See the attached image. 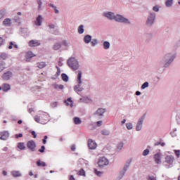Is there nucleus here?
Returning <instances> with one entry per match:
<instances>
[{
	"instance_id": "1",
	"label": "nucleus",
	"mask_w": 180,
	"mask_h": 180,
	"mask_svg": "<svg viewBox=\"0 0 180 180\" xmlns=\"http://www.w3.org/2000/svg\"><path fill=\"white\" fill-rule=\"evenodd\" d=\"M176 58V53H166L164 57L159 61V67L157 69L158 74H162L165 71V68H168L171 66V64L174 63V60Z\"/></svg>"
},
{
	"instance_id": "2",
	"label": "nucleus",
	"mask_w": 180,
	"mask_h": 180,
	"mask_svg": "<svg viewBox=\"0 0 180 180\" xmlns=\"http://www.w3.org/2000/svg\"><path fill=\"white\" fill-rule=\"evenodd\" d=\"M103 16L107 18L109 20H115V22H118V23H124V25H131V22L129 20V18H125L122 15L116 14L115 15L114 12L107 11L103 13Z\"/></svg>"
},
{
	"instance_id": "3",
	"label": "nucleus",
	"mask_w": 180,
	"mask_h": 180,
	"mask_svg": "<svg viewBox=\"0 0 180 180\" xmlns=\"http://www.w3.org/2000/svg\"><path fill=\"white\" fill-rule=\"evenodd\" d=\"M67 65L72 71L79 70V62L75 57H70L67 60Z\"/></svg>"
},
{
	"instance_id": "4",
	"label": "nucleus",
	"mask_w": 180,
	"mask_h": 180,
	"mask_svg": "<svg viewBox=\"0 0 180 180\" xmlns=\"http://www.w3.org/2000/svg\"><path fill=\"white\" fill-rule=\"evenodd\" d=\"M155 16L156 14L154 12L149 11L148 15L146 19V26H148L149 27H151L155 22Z\"/></svg>"
},
{
	"instance_id": "5",
	"label": "nucleus",
	"mask_w": 180,
	"mask_h": 180,
	"mask_svg": "<svg viewBox=\"0 0 180 180\" xmlns=\"http://www.w3.org/2000/svg\"><path fill=\"white\" fill-rule=\"evenodd\" d=\"M144 119H146V114L142 115L138 120L136 126V131H140L143 129V123L144 122Z\"/></svg>"
},
{
	"instance_id": "6",
	"label": "nucleus",
	"mask_w": 180,
	"mask_h": 180,
	"mask_svg": "<svg viewBox=\"0 0 180 180\" xmlns=\"http://www.w3.org/2000/svg\"><path fill=\"white\" fill-rule=\"evenodd\" d=\"M98 165L100 168H104V167L109 165V160L105 157L100 158L98 162Z\"/></svg>"
},
{
	"instance_id": "7",
	"label": "nucleus",
	"mask_w": 180,
	"mask_h": 180,
	"mask_svg": "<svg viewBox=\"0 0 180 180\" xmlns=\"http://www.w3.org/2000/svg\"><path fill=\"white\" fill-rule=\"evenodd\" d=\"M105 113H106V108H99L93 115L94 116H97L99 119H102Z\"/></svg>"
},
{
	"instance_id": "8",
	"label": "nucleus",
	"mask_w": 180,
	"mask_h": 180,
	"mask_svg": "<svg viewBox=\"0 0 180 180\" xmlns=\"http://www.w3.org/2000/svg\"><path fill=\"white\" fill-rule=\"evenodd\" d=\"M165 160V162L168 164L167 168H171V166L174 164V161H175V158L173 155H167Z\"/></svg>"
},
{
	"instance_id": "9",
	"label": "nucleus",
	"mask_w": 180,
	"mask_h": 180,
	"mask_svg": "<svg viewBox=\"0 0 180 180\" xmlns=\"http://www.w3.org/2000/svg\"><path fill=\"white\" fill-rule=\"evenodd\" d=\"M130 164H131V161H130V160H127L125 162L123 169L121 171H120V174L121 175L124 176V174H126V171H127V169H129V167H130Z\"/></svg>"
},
{
	"instance_id": "10",
	"label": "nucleus",
	"mask_w": 180,
	"mask_h": 180,
	"mask_svg": "<svg viewBox=\"0 0 180 180\" xmlns=\"http://www.w3.org/2000/svg\"><path fill=\"white\" fill-rule=\"evenodd\" d=\"M13 76V73H12L11 71H7L3 74V75L1 76V78L4 81H9V79H11V78H12Z\"/></svg>"
},
{
	"instance_id": "11",
	"label": "nucleus",
	"mask_w": 180,
	"mask_h": 180,
	"mask_svg": "<svg viewBox=\"0 0 180 180\" xmlns=\"http://www.w3.org/2000/svg\"><path fill=\"white\" fill-rule=\"evenodd\" d=\"M27 147L32 151H36V142H34L33 140L28 141L27 143Z\"/></svg>"
},
{
	"instance_id": "12",
	"label": "nucleus",
	"mask_w": 180,
	"mask_h": 180,
	"mask_svg": "<svg viewBox=\"0 0 180 180\" xmlns=\"http://www.w3.org/2000/svg\"><path fill=\"white\" fill-rule=\"evenodd\" d=\"M9 139V131H4L0 132V140L6 141Z\"/></svg>"
},
{
	"instance_id": "13",
	"label": "nucleus",
	"mask_w": 180,
	"mask_h": 180,
	"mask_svg": "<svg viewBox=\"0 0 180 180\" xmlns=\"http://www.w3.org/2000/svg\"><path fill=\"white\" fill-rule=\"evenodd\" d=\"M98 145L96 144V142L92 139H89L88 141V147L90 150H95Z\"/></svg>"
},
{
	"instance_id": "14",
	"label": "nucleus",
	"mask_w": 180,
	"mask_h": 180,
	"mask_svg": "<svg viewBox=\"0 0 180 180\" xmlns=\"http://www.w3.org/2000/svg\"><path fill=\"white\" fill-rule=\"evenodd\" d=\"M84 88L82 87V84H78L77 85H75L74 86V91L75 92H76V94H79V92H82V91H84Z\"/></svg>"
},
{
	"instance_id": "15",
	"label": "nucleus",
	"mask_w": 180,
	"mask_h": 180,
	"mask_svg": "<svg viewBox=\"0 0 180 180\" xmlns=\"http://www.w3.org/2000/svg\"><path fill=\"white\" fill-rule=\"evenodd\" d=\"M76 82L77 84H82V71L81 70L77 71V77Z\"/></svg>"
},
{
	"instance_id": "16",
	"label": "nucleus",
	"mask_w": 180,
	"mask_h": 180,
	"mask_svg": "<svg viewBox=\"0 0 180 180\" xmlns=\"http://www.w3.org/2000/svg\"><path fill=\"white\" fill-rule=\"evenodd\" d=\"M3 25L6 27H11L12 25V20L11 18H6L3 21Z\"/></svg>"
},
{
	"instance_id": "17",
	"label": "nucleus",
	"mask_w": 180,
	"mask_h": 180,
	"mask_svg": "<svg viewBox=\"0 0 180 180\" xmlns=\"http://www.w3.org/2000/svg\"><path fill=\"white\" fill-rule=\"evenodd\" d=\"M154 160L156 164H160L161 162V153H158L154 155Z\"/></svg>"
},
{
	"instance_id": "18",
	"label": "nucleus",
	"mask_w": 180,
	"mask_h": 180,
	"mask_svg": "<svg viewBox=\"0 0 180 180\" xmlns=\"http://www.w3.org/2000/svg\"><path fill=\"white\" fill-rule=\"evenodd\" d=\"M92 40V36L87 34L86 36L84 37L83 39V41H84L86 43V44H89V43Z\"/></svg>"
},
{
	"instance_id": "19",
	"label": "nucleus",
	"mask_w": 180,
	"mask_h": 180,
	"mask_svg": "<svg viewBox=\"0 0 180 180\" xmlns=\"http://www.w3.org/2000/svg\"><path fill=\"white\" fill-rule=\"evenodd\" d=\"M29 46L30 47H36L37 46H40V43H39V41H37V40H31L29 41Z\"/></svg>"
},
{
	"instance_id": "20",
	"label": "nucleus",
	"mask_w": 180,
	"mask_h": 180,
	"mask_svg": "<svg viewBox=\"0 0 180 180\" xmlns=\"http://www.w3.org/2000/svg\"><path fill=\"white\" fill-rule=\"evenodd\" d=\"M34 56H36V55L33 54V52L28 51L25 56L26 61H30V58H33V57H34Z\"/></svg>"
},
{
	"instance_id": "21",
	"label": "nucleus",
	"mask_w": 180,
	"mask_h": 180,
	"mask_svg": "<svg viewBox=\"0 0 180 180\" xmlns=\"http://www.w3.org/2000/svg\"><path fill=\"white\" fill-rule=\"evenodd\" d=\"M11 89V85L8 84H2V91L4 92H8V91H10Z\"/></svg>"
},
{
	"instance_id": "22",
	"label": "nucleus",
	"mask_w": 180,
	"mask_h": 180,
	"mask_svg": "<svg viewBox=\"0 0 180 180\" xmlns=\"http://www.w3.org/2000/svg\"><path fill=\"white\" fill-rule=\"evenodd\" d=\"M103 47L105 50H109L110 49V42L105 41L103 43Z\"/></svg>"
},
{
	"instance_id": "23",
	"label": "nucleus",
	"mask_w": 180,
	"mask_h": 180,
	"mask_svg": "<svg viewBox=\"0 0 180 180\" xmlns=\"http://www.w3.org/2000/svg\"><path fill=\"white\" fill-rule=\"evenodd\" d=\"M43 19V17H41V15H38V17L37 18L35 24L37 26H41V20Z\"/></svg>"
},
{
	"instance_id": "24",
	"label": "nucleus",
	"mask_w": 180,
	"mask_h": 180,
	"mask_svg": "<svg viewBox=\"0 0 180 180\" xmlns=\"http://www.w3.org/2000/svg\"><path fill=\"white\" fill-rule=\"evenodd\" d=\"M65 103H66L67 106H70V108H72L74 106L71 98H68L67 100H65Z\"/></svg>"
},
{
	"instance_id": "25",
	"label": "nucleus",
	"mask_w": 180,
	"mask_h": 180,
	"mask_svg": "<svg viewBox=\"0 0 180 180\" xmlns=\"http://www.w3.org/2000/svg\"><path fill=\"white\" fill-rule=\"evenodd\" d=\"M61 46H63V44L60 42H57L53 45V49L55 51L60 50V49H61Z\"/></svg>"
},
{
	"instance_id": "26",
	"label": "nucleus",
	"mask_w": 180,
	"mask_h": 180,
	"mask_svg": "<svg viewBox=\"0 0 180 180\" xmlns=\"http://www.w3.org/2000/svg\"><path fill=\"white\" fill-rule=\"evenodd\" d=\"M73 122L75 124H81V123H82V120H81V118L78 117H75L73 118Z\"/></svg>"
},
{
	"instance_id": "27",
	"label": "nucleus",
	"mask_w": 180,
	"mask_h": 180,
	"mask_svg": "<svg viewBox=\"0 0 180 180\" xmlns=\"http://www.w3.org/2000/svg\"><path fill=\"white\" fill-rule=\"evenodd\" d=\"M48 6H49V8H53L54 9L55 13H56V14L60 13V11H58V9H57V6H55L54 4H53L51 3H49Z\"/></svg>"
},
{
	"instance_id": "28",
	"label": "nucleus",
	"mask_w": 180,
	"mask_h": 180,
	"mask_svg": "<svg viewBox=\"0 0 180 180\" xmlns=\"http://www.w3.org/2000/svg\"><path fill=\"white\" fill-rule=\"evenodd\" d=\"M11 174L14 178H18L19 176H22V174H20V172L19 171H13L11 172Z\"/></svg>"
},
{
	"instance_id": "29",
	"label": "nucleus",
	"mask_w": 180,
	"mask_h": 180,
	"mask_svg": "<svg viewBox=\"0 0 180 180\" xmlns=\"http://www.w3.org/2000/svg\"><path fill=\"white\" fill-rule=\"evenodd\" d=\"M62 79L64 81V82H68L70 77H68V75L65 73H62L61 74Z\"/></svg>"
},
{
	"instance_id": "30",
	"label": "nucleus",
	"mask_w": 180,
	"mask_h": 180,
	"mask_svg": "<svg viewBox=\"0 0 180 180\" xmlns=\"http://www.w3.org/2000/svg\"><path fill=\"white\" fill-rule=\"evenodd\" d=\"M143 37L147 40V41H150V40H151V37H153V34H151V33H145Z\"/></svg>"
},
{
	"instance_id": "31",
	"label": "nucleus",
	"mask_w": 180,
	"mask_h": 180,
	"mask_svg": "<svg viewBox=\"0 0 180 180\" xmlns=\"http://www.w3.org/2000/svg\"><path fill=\"white\" fill-rule=\"evenodd\" d=\"M77 32L79 34H82L84 32H85V30L84 29V25H81L78 27Z\"/></svg>"
},
{
	"instance_id": "32",
	"label": "nucleus",
	"mask_w": 180,
	"mask_h": 180,
	"mask_svg": "<svg viewBox=\"0 0 180 180\" xmlns=\"http://www.w3.org/2000/svg\"><path fill=\"white\" fill-rule=\"evenodd\" d=\"M6 68V63L4 61H0V72Z\"/></svg>"
},
{
	"instance_id": "33",
	"label": "nucleus",
	"mask_w": 180,
	"mask_h": 180,
	"mask_svg": "<svg viewBox=\"0 0 180 180\" xmlns=\"http://www.w3.org/2000/svg\"><path fill=\"white\" fill-rule=\"evenodd\" d=\"M41 118L44 119V120H50V115L47 112H43V115H41Z\"/></svg>"
},
{
	"instance_id": "34",
	"label": "nucleus",
	"mask_w": 180,
	"mask_h": 180,
	"mask_svg": "<svg viewBox=\"0 0 180 180\" xmlns=\"http://www.w3.org/2000/svg\"><path fill=\"white\" fill-rule=\"evenodd\" d=\"M18 148H19L20 150H25V148H26V146H25V143L23 142L18 143Z\"/></svg>"
},
{
	"instance_id": "35",
	"label": "nucleus",
	"mask_w": 180,
	"mask_h": 180,
	"mask_svg": "<svg viewBox=\"0 0 180 180\" xmlns=\"http://www.w3.org/2000/svg\"><path fill=\"white\" fill-rule=\"evenodd\" d=\"M54 89H64V85L63 84H54L53 85Z\"/></svg>"
},
{
	"instance_id": "36",
	"label": "nucleus",
	"mask_w": 180,
	"mask_h": 180,
	"mask_svg": "<svg viewBox=\"0 0 180 180\" xmlns=\"http://www.w3.org/2000/svg\"><path fill=\"white\" fill-rule=\"evenodd\" d=\"M172 2L174 0H166L165 5L167 8H171L172 6Z\"/></svg>"
},
{
	"instance_id": "37",
	"label": "nucleus",
	"mask_w": 180,
	"mask_h": 180,
	"mask_svg": "<svg viewBox=\"0 0 180 180\" xmlns=\"http://www.w3.org/2000/svg\"><path fill=\"white\" fill-rule=\"evenodd\" d=\"M13 20H15V23H18V25H20V22H22V19L18 15L14 17Z\"/></svg>"
},
{
	"instance_id": "38",
	"label": "nucleus",
	"mask_w": 180,
	"mask_h": 180,
	"mask_svg": "<svg viewBox=\"0 0 180 180\" xmlns=\"http://www.w3.org/2000/svg\"><path fill=\"white\" fill-rule=\"evenodd\" d=\"M0 58H1V60H6L8 58V53L4 52L1 53Z\"/></svg>"
},
{
	"instance_id": "39",
	"label": "nucleus",
	"mask_w": 180,
	"mask_h": 180,
	"mask_svg": "<svg viewBox=\"0 0 180 180\" xmlns=\"http://www.w3.org/2000/svg\"><path fill=\"white\" fill-rule=\"evenodd\" d=\"M150 86V83L148 82H145L141 86V89H146V88H148Z\"/></svg>"
},
{
	"instance_id": "40",
	"label": "nucleus",
	"mask_w": 180,
	"mask_h": 180,
	"mask_svg": "<svg viewBox=\"0 0 180 180\" xmlns=\"http://www.w3.org/2000/svg\"><path fill=\"white\" fill-rule=\"evenodd\" d=\"M47 65L45 62H40L37 63V67L40 69L44 68Z\"/></svg>"
},
{
	"instance_id": "41",
	"label": "nucleus",
	"mask_w": 180,
	"mask_h": 180,
	"mask_svg": "<svg viewBox=\"0 0 180 180\" xmlns=\"http://www.w3.org/2000/svg\"><path fill=\"white\" fill-rule=\"evenodd\" d=\"M37 165L38 166V167H46V162H41V161H40V160H38L37 162Z\"/></svg>"
},
{
	"instance_id": "42",
	"label": "nucleus",
	"mask_w": 180,
	"mask_h": 180,
	"mask_svg": "<svg viewBox=\"0 0 180 180\" xmlns=\"http://www.w3.org/2000/svg\"><path fill=\"white\" fill-rule=\"evenodd\" d=\"M94 174H96L97 176H102V175H103V172L98 171L97 169H94Z\"/></svg>"
},
{
	"instance_id": "43",
	"label": "nucleus",
	"mask_w": 180,
	"mask_h": 180,
	"mask_svg": "<svg viewBox=\"0 0 180 180\" xmlns=\"http://www.w3.org/2000/svg\"><path fill=\"white\" fill-rule=\"evenodd\" d=\"M101 134H103V136H109L110 134V131L108 129H104L101 131Z\"/></svg>"
},
{
	"instance_id": "44",
	"label": "nucleus",
	"mask_w": 180,
	"mask_h": 180,
	"mask_svg": "<svg viewBox=\"0 0 180 180\" xmlns=\"http://www.w3.org/2000/svg\"><path fill=\"white\" fill-rule=\"evenodd\" d=\"M91 47H95V46L98 44V39H92V41H91Z\"/></svg>"
},
{
	"instance_id": "45",
	"label": "nucleus",
	"mask_w": 180,
	"mask_h": 180,
	"mask_svg": "<svg viewBox=\"0 0 180 180\" xmlns=\"http://www.w3.org/2000/svg\"><path fill=\"white\" fill-rule=\"evenodd\" d=\"M89 127L90 130H95V129H96V124H95V122L91 123Z\"/></svg>"
},
{
	"instance_id": "46",
	"label": "nucleus",
	"mask_w": 180,
	"mask_h": 180,
	"mask_svg": "<svg viewBox=\"0 0 180 180\" xmlns=\"http://www.w3.org/2000/svg\"><path fill=\"white\" fill-rule=\"evenodd\" d=\"M126 127H127V130H131V129H133V124L131 122L127 123Z\"/></svg>"
},
{
	"instance_id": "47",
	"label": "nucleus",
	"mask_w": 180,
	"mask_h": 180,
	"mask_svg": "<svg viewBox=\"0 0 180 180\" xmlns=\"http://www.w3.org/2000/svg\"><path fill=\"white\" fill-rule=\"evenodd\" d=\"M148 154H150V150L145 149L142 153V155H143V157H146V156L148 155Z\"/></svg>"
},
{
	"instance_id": "48",
	"label": "nucleus",
	"mask_w": 180,
	"mask_h": 180,
	"mask_svg": "<svg viewBox=\"0 0 180 180\" xmlns=\"http://www.w3.org/2000/svg\"><path fill=\"white\" fill-rule=\"evenodd\" d=\"M5 15H6V10H1L0 11V18H4V16H5Z\"/></svg>"
},
{
	"instance_id": "49",
	"label": "nucleus",
	"mask_w": 180,
	"mask_h": 180,
	"mask_svg": "<svg viewBox=\"0 0 180 180\" xmlns=\"http://www.w3.org/2000/svg\"><path fill=\"white\" fill-rule=\"evenodd\" d=\"M37 2L38 4V9L39 11H40V9H41V6L43 5V2L41 1V0H37Z\"/></svg>"
},
{
	"instance_id": "50",
	"label": "nucleus",
	"mask_w": 180,
	"mask_h": 180,
	"mask_svg": "<svg viewBox=\"0 0 180 180\" xmlns=\"http://www.w3.org/2000/svg\"><path fill=\"white\" fill-rule=\"evenodd\" d=\"M78 175H80L81 176H85V170H84V169H81L78 173Z\"/></svg>"
},
{
	"instance_id": "51",
	"label": "nucleus",
	"mask_w": 180,
	"mask_h": 180,
	"mask_svg": "<svg viewBox=\"0 0 180 180\" xmlns=\"http://www.w3.org/2000/svg\"><path fill=\"white\" fill-rule=\"evenodd\" d=\"M123 142H120V143H118L117 146V150H122L123 148Z\"/></svg>"
},
{
	"instance_id": "52",
	"label": "nucleus",
	"mask_w": 180,
	"mask_h": 180,
	"mask_svg": "<svg viewBox=\"0 0 180 180\" xmlns=\"http://www.w3.org/2000/svg\"><path fill=\"white\" fill-rule=\"evenodd\" d=\"M4 44H5V39L3 37H0V47H2Z\"/></svg>"
},
{
	"instance_id": "53",
	"label": "nucleus",
	"mask_w": 180,
	"mask_h": 180,
	"mask_svg": "<svg viewBox=\"0 0 180 180\" xmlns=\"http://www.w3.org/2000/svg\"><path fill=\"white\" fill-rule=\"evenodd\" d=\"M174 154L176 155L177 158H179L180 150H174Z\"/></svg>"
},
{
	"instance_id": "54",
	"label": "nucleus",
	"mask_w": 180,
	"mask_h": 180,
	"mask_svg": "<svg viewBox=\"0 0 180 180\" xmlns=\"http://www.w3.org/2000/svg\"><path fill=\"white\" fill-rule=\"evenodd\" d=\"M153 11H154V12H160V8L158 6H155L153 8Z\"/></svg>"
},
{
	"instance_id": "55",
	"label": "nucleus",
	"mask_w": 180,
	"mask_h": 180,
	"mask_svg": "<svg viewBox=\"0 0 180 180\" xmlns=\"http://www.w3.org/2000/svg\"><path fill=\"white\" fill-rule=\"evenodd\" d=\"M13 46H15V44H13V41H10L9 42V46H8L9 50H12V49H13Z\"/></svg>"
},
{
	"instance_id": "56",
	"label": "nucleus",
	"mask_w": 180,
	"mask_h": 180,
	"mask_svg": "<svg viewBox=\"0 0 180 180\" xmlns=\"http://www.w3.org/2000/svg\"><path fill=\"white\" fill-rule=\"evenodd\" d=\"M34 119L37 123H40V117H39V115H35Z\"/></svg>"
},
{
	"instance_id": "57",
	"label": "nucleus",
	"mask_w": 180,
	"mask_h": 180,
	"mask_svg": "<svg viewBox=\"0 0 180 180\" xmlns=\"http://www.w3.org/2000/svg\"><path fill=\"white\" fill-rule=\"evenodd\" d=\"M44 150H46V146H41V148L39 149V153H44Z\"/></svg>"
},
{
	"instance_id": "58",
	"label": "nucleus",
	"mask_w": 180,
	"mask_h": 180,
	"mask_svg": "<svg viewBox=\"0 0 180 180\" xmlns=\"http://www.w3.org/2000/svg\"><path fill=\"white\" fill-rule=\"evenodd\" d=\"M148 180H157V177L154 176H148Z\"/></svg>"
},
{
	"instance_id": "59",
	"label": "nucleus",
	"mask_w": 180,
	"mask_h": 180,
	"mask_svg": "<svg viewBox=\"0 0 180 180\" xmlns=\"http://www.w3.org/2000/svg\"><path fill=\"white\" fill-rule=\"evenodd\" d=\"M20 137H23V134H16L15 135V139H19V138H20Z\"/></svg>"
},
{
	"instance_id": "60",
	"label": "nucleus",
	"mask_w": 180,
	"mask_h": 180,
	"mask_svg": "<svg viewBox=\"0 0 180 180\" xmlns=\"http://www.w3.org/2000/svg\"><path fill=\"white\" fill-rule=\"evenodd\" d=\"M61 74V70L60 68H58V70L56 74V77H59V75Z\"/></svg>"
},
{
	"instance_id": "61",
	"label": "nucleus",
	"mask_w": 180,
	"mask_h": 180,
	"mask_svg": "<svg viewBox=\"0 0 180 180\" xmlns=\"http://www.w3.org/2000/svg\"><path fill=\"white\" fill-rule=\"evenodd\" d=\"M31 134H32V136H33L34 139L37 138V135L36 134V131H31Z\"/></svg>"
},
{
	"instance_id": "62",
	"label": "nucleus",
	"mask_w": 180,
	"mask_h": 180,
	"mask_svg": "<svg viewBox=\"0 0 180 180\" xmlns=\"http://www.w3.org/2000/svg\"><path fill=\"white\" fill-rule=\"evenodd\" d=\"M124 176H123L122 174H120V173H119L118 176L117 177V180L123 179Z\"/></svg>"
},
{
	"instance_id": "63",
	"label": "nucleus",
	"mask_w": 180,
	"mask_h": 180,
	"mask_svg": "<svg viewBox=\"0 0 180 180\" xmlns=\"http://www.w3.org/2000/svg\"><path fill=\"white\" fill-rule=\"evenodd\" d=\"M49 29H56V25L54 24H49Z\"/></svg>"
},
{
	"instance_id": "64",
	"label": "nucleus",
	"mask_w": 180,
	"mask_h": 180,
	"mask_svg": "<svg viewBox=\"0 0 180 180\" xmlns=\"http://www.w3.org/2000/svg\"><path fill=\"white\" fill-rule=\"evenodd\" d=\"M58 102H53L52 103L51 105L53 108H56L57 105H58Z\"/></svg>"
}]
</instances>
